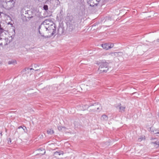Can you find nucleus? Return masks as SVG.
Here are the masks:
<instances>
[{
	"label": "nucleus",
	"instance_id": "obj_1",
	"mask_svg": "<svg viewBox=\"0 0 159 159\" xmlns=\"http://www.w3.org/2000/svg\"><path fill=\"white\" fill-rule=\"evenodd\" d=\"M67 28L70 31L75 30L78 28L80 20L79 16H67L66 17Z\"/></svg>",
	"mask_w": 159,
	"mask_h": 159
},
{
	"label": "nucleus",
	"instance_id": "obj_2",
	"mask_svg": "<svg viewBox=\"0 0 159 159\" xmlns=\"http://www.w3.org/2000/svg\"><path fill=\"white\" fill-rule=\"evenodd\" d=\"M99 66L98 69V71L100 73L106 72L108 69V63L106 62L103 61L100 62L99 64Z\"/></svg>",
	"mask_w": 159,
	"mask_h": 159
},
{
	"label": "nucleus",
	"instance_id": "obj_3",
	"mask_svg": "<svg viewBox=\"0 0 159 159\" xmlns=\"http://www.w3.org/2000/svg\"><path fill=\"white\" fill-rule=\"evenodd\" d=\"M15 3V2L13 0H10L3 2L2 6L3 7L7 9H10L14 6Z\"/></svg>",
	"mask_w": 159,
	"mask_h": 159
},
{
	"label": "nucleus",
	"instance_id": "obj_4",
	"mask_svg": "<svg viewBox=\"0 0 159 159\" xmlns=\"http://www.w3.org/2000/svg\"><path fill=\"white\" fill-rule=\"evenodd\" d=\"M45 28L46 29V31H51V32H52V35H54L56 33V25L53 24L52 23H51L50 25L48 26V27H47L46 26H44Z\"/></svg>",
	"mask_w": 159,
	"mask_h": 159
},
{
	"label": "nucleus",
	"instance_id": "obj_5",
	"mask_svg": "<svg viewBox=\"0 0 159 159\" xmlns=\"http://www.w3.org/2000/svg\"><path fill=\"white\" fill-rule=\"evenodd\" d=\"M41 25H40L39 26V33L42 36L45 37L46 38H50L53 35H52V32H51V31H46V32L48 33V35L45 36L44 35V33L43 32H41Z\"/></svg>",
	"mask_w": 159,
	"mask_h": 159
},
{
	"label": "nucleus",
	"instance_id": "obj_6",
	"mask_svg": "<svg viewBox=\"0 0 159 159\" xmlns=\"http://www.w3.org/2000/svg\"><path fill=\"white\" fill-rule=\"evenodd\" d=\"M93 106V108L91 109V111L94 112L97 110L100 111L102 109V107L100 106L99 104H97L96 103H94Z\"/></svg>",
	"mask_w": 159,
	"mask_h": 159
},
{
	"label": "nucleus",
	"instance_id": "obj_7",
	"mask_svg": "<svg viewBox=\"0 0 159 159\" xmlns=\"http://www.w3.org/2000/svg\"><path fill=\"white\" fill-rule=\"evenodd\" d=\"M50 5L54 8H56L60 3L59 0H50Z\"/></svg>",
	"mask_w": 159,
	"mask_h": 159
},
{
	"label": "nucleus",
	"instance_id": "obj_8",
	"mask_svg": "<svg viewBox=\"0 0 159 159\" xmlns=\"http://www.w3.org/2000/svg\"><path fill=\"white\" fill-rule=\"evenodd\" d=\"M88 4L91 7H93L95 5L97 6L99 2L96 0H87Z\"/></svg>",
	"mask_w": 159,
	"mask_h": 159
},
{
	"label": "nucleus",
	"instance_id": "obj_9",
	"mask_svg": "<svg viewBox=\"0 0 159 159\" xmlns=\"http://www.w3.org/2000/svg\"><path fill=\"white\" fill-rule=\"evenodd\" d=\"M25 17L28 18H31L33 17V15L32 14V11H30L27 10L25 11Z\"/></svg>",
	"mask_w": 159,
	"mask_h": 159
},
{
	"label": "nucleus",
	"instance_id": "obj_10",
	"mask_svg": "<svg viewBox=\"0 0 159 159\" xmlns=\"http://www.w3.org/2000/svg\"><path fill=\"white\" fill-rule=\"evenodd\" d=\"M123 53L122 52H111L109 53V55L113 57H117L118 56H120L122 55Z\"/></svg>",
	"mask_w": 159,
	"mask_h": 159
},
{
	"label": "nucleus",
	"instance_id": "obj_11",
	"mask_svg": "<svg viewBox=\"0 0 159 159\" xmlns=\"http://www.w3.org/2000/svg\"><path fill=\"white\" fill-rule=\"evenodd\" d=\"M116 107L117 108L119 109V111L121 112H123L125 111V107L124 106H122L121 104L120 103L118 105V106H116Z\"/></svg>",
	"mask_w": 159,
	"mask_h": 159
},
{
	"label": "nucleus",
	"instance_id": "obj_12",
	"mask_svg": "<svg viewBox=\"0 0 159 159\" xmlns=\"http://www.w3.org/2000/svg\"><path fill=\"white\" fill-rule=\"evenodd\" d=\"M51 23H52L51 21V20H45L43 23V25L45 26V25H50Z\"/></svg>",
	"mask_w": 159,
	"mask_h": 159
},
{
	"label": "nucleus",
	"instance_id": "obj_13",
	"mask_svg": "<svg viewBox=\"0 0 159 159\" xmlns=\"http://www.w3.org/2000/svg\"><path fill=\"white\" fill-rule=\"evenodd\" d=\"M109 43H106L104 44H102L101 46L102 48L106 50L109 49Z\"/></svg>",
	"mask_w": 159,
	"mask_h": 159
},
{
	"label": "nucleus",
	"instance_id": "obj_14",
	"mask_svg": "<svg viewBox=\"0 0 159 159\" xmlns=\"http://www.w3.org/2000/svg\"><path fill=\"white\" fill-rule=\"evenodd\" d=\"M101 119V120L103 122H105L107 120L108 117V116L106 115L105 114H103L102 116Z\"/></svg>",
	"mask_w": 159,
	"mask_h": 159
},
{
	"label": "nucleus",
	"instance_id": "obj_15",
	"mask_svg": "<svg viewBox=\"0 0 159 159\" xmlns=\"http://www.w3.org/2000/svg\"><path fill=\"white\" fill-rule=\"evenodd\" d=\"M150 131H151V133L154 134H157V132L158 131V129H154L152 128H151L150 129Z\"/></svg>",
	"mask_w": 159,
	"mask_h": 159
},
{
	"label": "nucleus",
	"instance_id": "obj_16",
	"mask_svg": "<svg viewBox=\"0 0 159 159\" xmlns=\"http://www.w3.org/2000/svg\"><path fill=\"white\" fill-rule=\"evenodd\" d=\"M25 71H26V74L27 73H29V72H30V75L31 74L32 72H31L32 70H34V69L32 68H25Z\"/></svg>",
	"mask_w": 159,
	"mask_h": 159
},
{
	"label": "nucleus",
	"instance_id": "obj_17",
	"mask_svg": "<svg viewBox=\"0 0 159 159\" xmlns=\"http://www.w3.org/2000/svg\"><path fill=\"white\" fill-rule=\"evenodd\" d=\"M63 11L62 10H61L60 12V13L58 15L59 16H59V17L61 19L63 18Z\"/></svg>",
	"mask_w": 159,
	"mask_h": 159
},
{
	"label": "nucleus",
	"instance_id": "obj_18",
	"mask_svg": "<svg viewBox=\"0 0 159 159\" xmlns=\"http://www.w3.org/2000/svg\"><path fill=\"white\" fill-rule=\"evenodd\" d=\"M54 154H58L59 155H60L61 154L63 155V152L61 151H56L54 153Z\"/></svg>",
	"mask_w": 159,
	"mask_h": 159
},
{
	"label": "nucleus",
	"instance_id": "obj_19",
	"mask_svg": "<svg viewBox=\"0 0 159 159\" xmlns=\"http://www.w3.org/2000/svg\"><path fill=\"white\" fill-rule=\"evenodd\" d=\"M48 134H52L54 133L53 130L51 129H48L47 130Z\"/></svg>",
	"mask_w": 159,
	"mask_h": 159
},
{
	"label": "nucleus",
	"instance_id": "obj_20",
	"mask_svg": "<svg viewBox=\"0 0 159 159\" xmlns=\"http://www.w3.org/2000/svg\"><path fill=\"white\" fill-rule=\"evenodd\" d=\"M25 10L24 8H22L20 11V13L22 16H25Z\"/></svg>",
	"mask_w": 159,
	"mask_h": 159
},
{
	"label": "nucleus",
	"instance_id": "obj_21",
	"mask_svg": "<svg viewBox=\"0 0 159 159\" xmlns=\"http://www.w3.org/2000/svg\"><path fill=\"white\" fill-rule=\"evenodd\" d=\"M16 63V61L15 60H13L11 61H9L8 62V64H14L15 63Z\"/></svg>",
	"mask_w": 159,
	"mask_h": 159
},
{
	"label": "nucleus",
	"instance_id": "obj_22",
	"mask_svg": "<svg viewBox=\"0 0 159 159\" xmlns=\"http://www.w3.org/2000/svg\"><path fill=\"white\" fill-rule=\"evenodd\" d=\"M145 139V137L141 136L138 139V141L139 142H141L142 140Z\"/></svg>",
	"mask_w": 159,
	"mask_h": 159
},
{
	"label": "nucleus",
	"instance_id": "obj_23",
	"mask_svg": "<svg viewBox=\"0 0 159 159\" xmlns=\"http://www.w3.org/2000/svg\"><path fill=\"white\" fill-rule=\"evenodd\" d=\"M43 8L45 11L48 10V6L47 5H44L43 6Z\"/></svg>",
	"mask_w": 159,
	"mask_h": 159
},
{
	"label": "nucleus",
	"instance_id": "obj_24",
	"mask_svg": "<svg viewBox=\"0 0 159 159\" xmlns=\"http://www.w3.org/2000/svg\"><path fill=\"white\" fill-rule=\"evenodd\" d=\"M4 31V30L2 27H1V26L0 25V34H1Z\"/></svg>",
	"mask_w": 159,
	"mask_h": 159
},
{
	"label": "nucleus",
	"instance_id": "obj_25",
	"mask_svg": "<svg viewBox=\"0 0 159 159\" xmlns=\"http://www.w3.org/2000/svg\"><path fill=\"white\" fill-rule=\"evenodd\" d=\"M152 144H155L156 145H157V147H158V146L159 145V142H152Z\"/></svg>",
	"mask_w": 159,
	"mask_h": 159
},
{
	"label": "nucleus",
	"instance_id": "obj_26",
	"mask_svg": "<svg viewBox=\"0 0 159 159\" xmlns=\"http://www.w3.org/2000/svg\"><path fill=\"white\" fill-rule=\"evenodd\" d=\"M22 128L23 129V130H24L25 132L27 133V129H26V128L25 126H23Z\"/></svg>",
	"mask_w": 159,
	"mask_h": 159
},
{
	"label": "nucleus",
	"instance_id": "obj_27",
	"mask_svg": "<svg viewBox=\"0 0 159 159\" xmlns=\"http://www.w3.org/2000/svg\"><path fill=\"white\" fill-rule=\"evenodd\" d=\"M114 46V44L113 43H110L109 45V49L113 48Z\"/></svg>",
	"mask_w": 159,
	"mask_h": 159
},
{
	"label": "nucleus",
	"instance_id": "obj_28",
	"mask_svg": "<svg viewBox=\"0 0 159 159\" xmlns=\"http://www.w3.org/2000/svg\"><path fill=\"white\" fill-rule=\"evenodd\" d=\"M11 139L10 138H9L8 139V143L9 144H10V143H11Z\"/></svg>",
	"mask_w": 159,
	"mask_h": 159
},
{
	"label": "nucleus",
	"instance_id": "obj_29",
	"mask_svg": "<svg viewBox=\"0 0 159 159\" xmlns=\"http://www.w3.org/2000/svg\"><path fill=\"white\" fill-rule=\"evenodd\" d=\"M156 136H159V131L157 132V134H156Z\"/></svg>",
	"mask_w": 159,
	"mask_h": 159
},
{
	"label": "nucleus",
	"instance_id": "obj_30",
	"mask_svg": "<svg viewBox=\"0 0 159 159\" xmlns=\"http://www.w3.org/2000/svg\"><path fill=\"white\" fill-rule=\"evenodd\" d=\"M61 29H62H62L61 27L59 28V29H58V32H59L60 30Z\"/></svg>",
	"mask_w": 159,
	"mask_h": 159
},
{
	"label": "nucleus",
	"instance_id": "obj_31",
	"mask_svg": "<svg viewBox=\"0 0 159 159\" xmlns=\"http://www.w3.org/2000/svg\"><path fill=\"white\" fill-rule=\"evenodd\" d=\"M58 129L59 130H60L61 129V127H60L58 128Z\"/></svg>",
	"mask_w": 159,
	"mask_h": 159
},
{
	"label": "nucleus",
	"instance_id": "obj_32",
	"mask_svg": "<svg viewBox=\"0 0 159 159\" xmlns=\"http://www.w3.org/2000/svg\"><path fill=\"white\" fill-rule=\"evenodd\" d=\"M23 128V127L22 126H20L18 127V128L20 129V128Z\"/></svg>",
	"mask_w": 159,
	"mask_h": 159
},
{
	"label": "nucleus",
	"instance_id": "obj_33",
	"mask_svg": "<svg viewBox=\"0 0 159 159\" xmlns=\"http://www.w3.org/2000/svg\"><path fill=\"white\" fill-rule=\"evenodd\" d=\"M31 39L32 40H34L33 37H32L31 38Z\"/></svg>",
	"mask_w": 159,
	"mask_h": 159
},
{
	"label": "nucleus",
	"instance_id": "obj_34",
	"mask_svg": "<svg viewBox=\"0 0 159 159\" xmlns=\"http://www.w3.org/2000/svg\"><path fill=\"white\" fill-rule=\"evenodd\" d=\"M85 107H86L87 106V108H88L89 107L91 106H87V105H85V106H84Z\"/></svg>",
	"mask_w": 159,
	"mask_h": 159
},
{
	"label": "nucleus",
	"instance_id": "obj_35",
	"mask_svg": "<svg viewBox=\"0 0 159 159\" xmlns=\"http://www.w3.org/2000/svg\"><path fill=\"white\" fill-rule=\"evenodd\" d=\"M157 41L158 42H159V39H158L157 40Z\"/></svg>",
	"mask_w": 159,
	"mask_h": 159
},
{
	"label": "nucleus",
	"instance_id": "obj_36",
	"mask_svg": "<svg viewBox=\"0 0 159 159\" xmlns=\"http://www.w3.org/2000/svg\"><path fill=\"white\" fill-rule=\"evenodd\" d=\"M98 2H99V1L100 0H96Z\"/></svg>",
	"mask_w": 159,
	"mask_h": 159
},
{
	"label": "nucleus",
	"instance_id": "obj_37",
	"mask_svg": "<svg viewBox=\"0 0 159 159\" xmlns=\"http://www.w3.org/2000/svg\"><path fill=\"white\" fill-rule=\"evenodd\" d=\"M2 39V38H0V40L1 39Z\"/></svg>",
	"mask_w": 159,
	"mask_h": 159
},
{
	"label": "nucleus",
	"instance_id": "obj_38",
	"mask_svg": "<svg viewBox=\"0 0 159 159\" xmlns=\"http://www.w3.org/2000/svg\"><path fill=\"white\" fill-rule=\"evenodd\" d=\"M80 109L81 110H83V109Z\"/></svg>",
	"mask_w": 159,
	"mask_h": 159
},
{
	"label": "nucleus",
	"instance_id": "obj_39",
	"mask_svg": "<svg viewBox=\"0 0 159 159\" xmlns=\"http://www.w3.org/2000/svg\"><path fill=\"white\" fill-rule=\"evenodd\" d=\"M0 134H1V133H0Z\"/></svg>",
	"mask_w": 159,
	"mask_h": 159
}]
</instances>
